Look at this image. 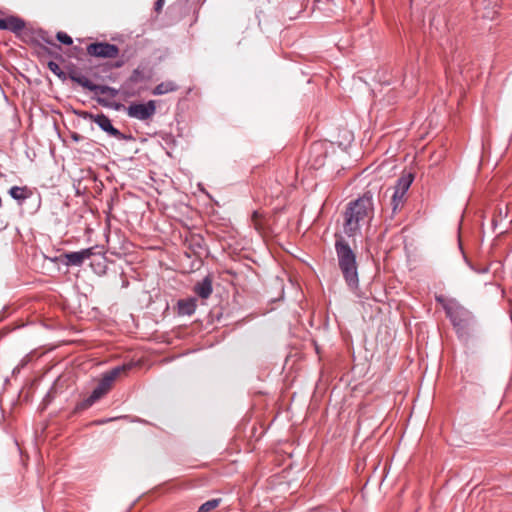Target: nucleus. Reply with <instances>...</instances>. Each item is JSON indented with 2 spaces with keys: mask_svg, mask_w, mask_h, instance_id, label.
Masks as SVG:
<instances>
[{
  "mask_svg": "<svg viewBox=\"0 0 512 512\" xmlns=\"http://www.w3.org/2000/svg\"><path fill=\"white\" fill-rule=\"evenodd\" d=\"M319 147H320V145H319V144H315V145L313 146V149H317V148H319Z\"/></svg>",
  "mask_w": 512,
  "mask_h": 512,
  "instance_id": "5701e85b",
  "label": "nucleus"
},
{
  "mask_svg": "<svg viewBox=\"0 0 512 512\" xmlns=\"http://www.w3.org/2000/svg\"><path fill=\"white\" fill-rule=\"evenodd\" d=\"M130 369V365H122L113 368L102 377L97 387L92 391L91 395L84 400L82 408H88L97 400L103 397L111 388L114 380L122 373Z\"/></svg>",
  "mask_w": 512,
  "mask_h": 512,
  "instance_id": "7ed1b4c3",
  "label": "nucleus"
},
{
  "mask_svg": "<svg viewBox=\"0 0 512 512\" xmlns=\"http://www.w3.org/2000/svg\"><path fill=\"white\" fill-rule=\"evenodd\" d=\"M96 93L108 95L111 98H115L119 94V91L114 87L98 85Z\"/></svg>",
  "mask_w": 512,
  "mask_h": 512,
  "instance_id": "dca6fc26",
  "label": "nucleus"
},
{
  "mask_svg": "<svg viewBox=\"0 0 512 512\" xmlns=\"http://www.w3.org/2000/svg\"><path fill=\"white\" fill-rule=\"evenodd\" d=\"M71 79L79 84L80 86L88 89L89 91H93V92H96L97 88H98V85L97 84H94L92 81H90L87 77L85 76H72Z\"/></svg>",
  "mask_w": 512,
  "mask_h": 512,
  "instance_id": "ddd939ff",
  "label": "nucleus"
},
{
  "mask_svg": "<svg viewBox=\"0 0 512 512\" xmlns=\"http://www.w3.org/2000/svg\"><path fill=\"white\" fill-rule=\"evenodd\" d=\"M406 192L399 190L395 187L393 196H392V205L393 210H397V208L402 204L403 198L405 196Z\"/></svg>",
  "mask_w": 512,
  "mask_h": 512,
  "instance_id": "f3484780",
  "label": "nucleus"
},
{
  "mask_svg": "<svg viewBox=\"0 0 512 512\" xmlns=\"http://www.w3.org/2000/svg\"><path fill=\"white\" fill-rule=\"evenodd\" d=\"M156 112V102L150 100L146 103H132L127 108V114L131 118L145 121L150 119Z\"/></svg>",
  "mask_w": 512,
  "mask_h": 512,
  "instance_id": "20e7f679",
  "label": "nucleus"
},
{
  "mask_svg": "<svg viewBox=\"0 0 512 512\" xmlns=\"http://www.w3.org/2000/svg\"><path fill=\"white\" fill-rule=\"evenodd\" d=\"M317 164L318 165H322V162L321 161H317ZM314 165H316V163Z\"/></svg>",
  "mask_w": 512,
  "mask_h": 512,
  "instance_id": "393cba45",
  "label": "nucleus"
},
{
  "mask_svg": "<svg viewBox=\"0 0 512 512\" xmlns=\"http://www.w3.org/2000/svg\"><path fill=\"white\" fill-rule=\"evenodd\" d=\"M447 314L452 320L454 326H461L462 325V318L461 316L466 315V311L462 307H452L449 306L446 308Z\"/></svg>",
  "mask_w": 512,
  "mask_h": 512,
  "instance_id": "9d476101",
  "label": "nucleus"
},
{
  "mask_svg": "<svg viewBox=\"0 0 512 512\" xmlns=\"http://www.w3.org/2000/svg\"><path fill=\"white\" fill-rule=\"evenodd\" d=\"M9 194L15 200H24L27 197L25 187L13 186L10 188Z\"/></svg>",
  "mask_w": 512,
  "mask_h": 512,
  "instance_id": "2eb2a0df",
  "label": "nucleus"
},
{
  "mask_svg": "<svg viewBox=\"0 0 512 512\" xmlns=\"http://www.w3.org/2000/svg\"><path fill=\"white\" fill-rule=\"evenodd\" d=\"M163 5H164V1L157 0L155 3V10L160 11L162 9Z\"/></svg>",
  "mask_w": 512,
  "mask_h": 512,
  "instance_id": "4be33fe9",
  "label": "nucleus"
},
{
  "mask_svg": "<svg viewBox=\"0 0 512 512\" xmlns=\"http://www.w3.org/2000/svg\"><path fill=\"white\" fill-rule=\"evenodd\" d=\"M87 52L89 55L99 58H115L119 54V48L114 44L99 42L90 44L87 47Z\"/></svg>",
  "mask_w": 512,
  "mask_h": 512,
  "instance_id": "423d86ee",
  "label": "nucleus"
},
{
  "mask_svg": "<svg viewBox=\"0 0 512 512\" xmlns=\"http://www.w3.org/2000/svg\"><path fill=\"white\" fill-rule=\"evenodd\" d=\"M179 312L183 315H191L195 312L196 309V300H182L178 303Z\"/></svg>",
  "mask_w": 512,
  "mask_h": 512,
  "instance_id": "f8f14e48",
  "label": "nucleus"
},
{
  "mask_svg": "<svg viewBox=\"0 0 512 512\" xmlns=\"http://www.w3.org/2000/svg\"><path fill=\"white\" fill-rule=\"evenodd\" d=\"M178 89V85L173 81H165L158 84L152 91L153 95H164L174 92Z\"/></svg>",
  "mask_w": 512,
  "mask_h": 512,
  "instance_id": "9b49d317",
  "label": "nucleus"
},
{
  "mask_svg": "<svg viewBox=\"0 0 512 512\" xmlns=\"http://www.w3.org/2000/svg\"><path fill=\"white\" fill-rule=\"evenodd\" d=\"M56 38L58 41L65 45H71L73 43L72 38L65 32H58Z\"/></svg>",
  "mask_w": 512,
  "mask_h": 512,
  "instance_id": "6ab92c4d",
  "label": "nucleus"
},
{
  "mask_svg": "<svg viewBox=\"0 0 512 512\" xmlns=\"http://www.w3.org/2000/svg\"><path fill=\"white\" fill-rule=\"evenodd\" d=\"M372 217L373 200L368 192L348 205L343 224L344 233L348 237L355 236L360 231L361 225L369 222Z\"/></svg>",
  "mask_w": 512,
  "mask_h": 512,
  "instance_id": "f257e3e1",
  "label": "nucleus"
},
{
  "mask_svg": "<svg viewBox=\"0 0 512 512\" xmlns=\"http://www.w3.org/2000/svg\"><path fill=\"white\" fill-rule=\"evenodd\" d=\"M220 501V499H211L206 501L199 507V512H209L217 508L220 504Z\"/></svg>",
  "mask_w": 512,
  "mask_h": 512,
  "instance_id": "a211bd4d",
  "label": "nucleus"
},
{
  "mask_svg": "<svg viewBox=\"0 0 512 512\" xmlns=\"http://www.w3.org/2000/svg\"><path fill=\"white\" fill-rule=\"evenodd\" d=\"M335 250L343 277L348 287L355 291L359 284L356 255L341 236L335 242Z\"/></svg>",
  "mask_w": 512,
  "mask_h": 512,
  "instance_id": "f03ea898",
  "label": "nucleus"
},
{
  "mask_svg": "<svg viewBox=\"0 0 512 512\" xmlns=\"http://www.w3.org/2000/svg\"><path fill=\"white\" fill-rule=\"evenodd\" d=\"M212 290V281L209 277H205L194 288L195 293L203 299H207L211 295Z\"/></svg>",
  "mask_w": 512,
  "mask_h": 512,
  "instance_id": "1a4fd4ad",
  "label": "nucleus"
},
{
  "mask_svg": "<svg viewBox=\"0 0 512 512\" xmlns=\"http://www.w3.org/2000/svg\"><path fill=\"white\" fill-rule=\"evenodd\" d=\"M134 74H137V71H134ZM131 79L135 80V75H133Z\"/></svg>",
  "mask_w": 512,
  "mask_h": 512,
  "instance_id": "b1692460",
  "label": "nucleus"
},
{
  "mask_svg": "<svg viewBox=\"0 0 512 512\" xmlns=\"http://www.w3.org/2000/svg\"><path fill=\"white\" fill-rule=\"evenodd\" d=\"M48 67L56 75H60L62 73L59 65L57 63L53 62V61H50L48 63Z\"/></svg>",
  "mask_w": 512,
  "mask_h": 512,
  "instance_id": "412c9836",
  "label": "nucleus"
},
{
  "mask_svg": "<svg viewBox=\"0 0 512 512\" xmlns=\"http://www.w3.org/2000/svg\"><path fill=\"white\" fill-rule=\"evenodd\" d=\"M93 122L99 126L104 132L108 135L116 138V139H124L125 136L118 129H116L111 120L104 114H97L95 116H91Z\"/></svg>",
  "mask_w": 512,
  "mask_h": 512,
  "instance_id": "0eeeda50",
  "label": "nucleus"
},
{
  "mask_svg": "<svg viewBox=\"0 0 512 512\" xmlns=\"http://www.w3.org/2000/svg\"><path fill=\"white\" fill-rule=\"evenodd\" d=\"M261 218H262V214L259 212V211H254L253 214H252V221L254 223V226L257 230H261L262 229V224H261Z\"/></svg>",
  "mask_w": 512,
  "mask_h": 512,
  "instance_id": "aec40b11",
  "label": "nucleus"
},
{
  "mask_svg": "<svg viewBox=\"0 0 512 512\" xmlns=\"http://www.w3.org/2000/svg\"><path fill=\"white\" fill-rule=\"evenodd\" d=\"M24 27L25 22L18 17L10 16L5 19L0 18V29L9 30L14 33H17L22 31Z\"/></svg>",
  "mask_w": 512,
  "mask_h": 512,
  "instance_id": "6e6552de",
  "label": "nucleus"
},
{
  "mask_svg": "<svg viewBox=\"0 0 512 512\" xmlns=\"http://www.w3.org/2000/svg\"><path fill=\"white\" fill-rule=\"evenodd\" d=\"M98 246L89 247L80 251L68 252L62 255L67 266H81L84 261L96 255Z\"/></svg>",
  "mask_w": 512,
  "mask_h": 512,
  "instance_id": "39448f33",
  "label": "nucleus"
},
{
  "mask_svg": "<svg viewBox=\"0 0 512 512\" xmlns=\"http://www.w3.org/2000/svg\"><path fill=\"white\" fill-rule=\"evenodd\" d=\"M412 181H413V176L411 174L404 175L398 179L395 187L397 189L401 190V192L402 191L407 192V190L409 189V187L412 184Z\"/></svg>",
  "mask_w": 512,
  "mask_h": 512,
  "instance_id": "4468645a",
  "label": "nucleus"
}]
</instances>
